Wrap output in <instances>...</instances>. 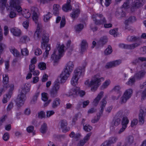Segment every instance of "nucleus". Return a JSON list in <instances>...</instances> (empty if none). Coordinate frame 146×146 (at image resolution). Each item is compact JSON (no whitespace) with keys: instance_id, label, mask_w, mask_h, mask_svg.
<instances>
[{"instance_id":"obj_1","label":"nucleus","mask_w":146,"mask_h":146,"mask_svg":"<svg viewBox=\"0 0 146 146\" xmlns=\"http://www.w3.org/2000/svg\"><path fill=\"white\" fill-rule=\"evenodd\" d=\"M63 45H60L58 43L57 44L56 48L55 49L51 56V59L53 61L54 65L57 63L60 58L62 56V53L64 51Z\"/></svg>"},{"instance_id":"obj_2","label":"nucleus","mask_w":146,"mask_h":146,"mask_svg":"<svg viewBox=\"0 0 146 146\" xmlns=\"http://www.w3.org/2000/svg\"><path fill=\"white\" fill-rule=\"evenodd\" d=\"M74 66V64L72 62L70 61L67 63L66 68L60 76V78L61 82L64 83L67 80L70 73L72 71Z\"/></svg>"},{"instance_id":"obj_3","label":"nucleus","mask_w":146,"mask_h":146,"mask_svg":"<svg viewBox=\"0 0 146 146\" xmlns=\"http://www.w3.org/2000/svg\"><path fill=\"white\" fill-rule=\"evenodd\" d=\"M85 66L78 67L74 72V74L71 81V83L73 86L77 84V82L80 77L83 76L84 73Z\"/></svg>"},{"instance_id":"obj_4","label":"nucleus","mask_w":146,"mask_h":146,"mask_svg":"<svg viewBox=\"0 0 146 146\" xmlns=\"http://www.w3.org/2000/svg\"><path fill=\"white\" fill-rule=\"evenodd\" d=\"M104 78L103 77H100L99 74H97L94 76L89 84L90 86H93L91 88L92 91L95 90L100 85L101 80L103 81Z\"/></svg>"},{"instance_id":"obj_5","label":"nucleus","mask_w":146,"mask_h":146,"mask_svg":"<svg viewBox=\"0 0 146 146\" xmlns=\"http://www.w3.org/2000/svg\"><path fill=\"white\" fill-rule=\"evenodd\" d=\"M22 0H9V7L15 9L18 13L22 11V9L19 5Z\"/></svg>"},{"instance_id":"obj_6","label":"nucleus","mask_w":146,"mask_h":146,"mask_svg":"<svg viewBox=\"0 0 146 146\" xmlns=\"http://www.w3.org/2000/svg\"><path fill=\"white\" fill-rule=\"evenodd\" d=\"M132 93L133 90L131 89H129L126 90L121 98V104L125 103L131 98Z\"/></svg>"},{"instance_id":"obj_7","label":"nucleus","mask_w":146,"mask_h":146,"mask_svg":"<svg viewBox=\"0 0 146 146\" xmlns=\"http://www.w3.org/2000/svg\"><path fill=\"white\" fill-rule=\"evenodd\" d=\"M59 88V84L57 82H55L54 85L50 90L49 94L51 97L54 98L57 96Z\"/></svg>"},{"instance_id":"obj_8","label":"nucleus","mask_w":146,"mask_h":146,"mask_svg":"<svg viewBox=\"0 0 146 146\" xmlns=\"http://www.w3.org/2000/svg\"><path fill=\"white\" fill-rule=\"evenodd\" d=\"M31 13L32 15L33 20L36 24L38 23V9L36 7H31Z\"/></svg>"},{"instance_id":"obj_9","label":"nucleus","mask_w":146,"mask_h":146,"mask_svg":"<svg viewBox=\"0 0 146 146\" xmlns=\"http://www.w3.org/2000/svg\"><path fill=\"white\" fill-rule=\"evenodd\" d=\"M26 96L20 94L18 95L16 100V104L18 107H20L24 104L26 99Z\"/></svg>"},{"instance_id":"obj_10","label":"nucleus","mask_w":146,"mask_h":146,"mask_svg":"<svg viewBox=\"0 0 146 146\" xmlns=\"http://www.w3.org/2000/svg\"><path fill=\"white\" fill-rule=\"evenodd\" d=\"M139 45L140 44L139 43H135L130 44H120L119 45V46L120 48L125 49L132 50Z\"/></svg>"},{"instance_id":"obj_11","label":"nucleus","mask_w":146,"mask_h":146,"mask_svg":"<svg viewBox=\"0 0 146 146\" xmlns=\"http://www.w3.org/2000/svg\"><path fill=\"white\" fill-rule=\"evenodd\" d=\"M146 114V109L144 107H141L140 113L139 115V122L142 124L144 122V117Z\"/></svg>"},{"instance_id":"obj_12","label":"nucleus","mask_w":146,"mask_h":146,"mask_svg":"<svg viewBox=\"0 0 146 146\" xmlns=\"http://www.w3.org/2000/svg\"><path fill=\"white\" fill-rule=\"evenodd\" d=\"M49 35L48 33H43L42 36V41L41 42V47L45 48L46 44L49 40Z\"/></svg>"},{"instance_id":"obj_13","label":"nucleus","mask_w":146,"mask_h":146,"mask_svg":"<svg viewBox=\"0 0 146 146\" xmlns=\"http://www.w3.org/2000/svg\"><path fill=\"white\" fill-rule=\"evenodd\" d=\"M146 74V72L143 70L136 73L134 76L137 80H140L144 78Z\"/></svg>"},{"instance_id":"obj_14","label":"nucleus","mask_w":146,"mask_h":146,"mask_svg":"<svg viewBox=\"0 0 146 146\" xmlns=\"http://www.w3.org/2000/svg\"><path fill=\"white\" fill-rule=\"evenodd\" d=\"M30 89V85L28 84H25L23 85L19 90L21 91V94L26 95L27 93L29 91Z\"/></svg>"},{"instance_id":"obj_15","label":"nucleus","mask_w":146,"mask_h":146,"mask_svg":"<svg viewBox=\"0 0 146 146\" xmlns=\"http://www.w3.org/2000/svg\"><path fill=\"white\" fill-rule=\"evenodd\" d=\"M70 2L71 0H67L66 3L63 6L62 9L64 11L67 12L72 10V7Z\"/></svg>"},{"instance_id":"obj_16","label":"nucleus","mask_w":146,"mask_h":146,"mask_svg":"<svg viewBox=\"0 0 146 146\" xmlns=\"http://www.w3.org/2000/svg\"><path fill=\"white\" fill-rule=\"evenodd\" d=\"M60 125L63 132H66L69 131V129L67 128L68 123L67 121L65 119L62 120L60 121Z\"/></svg>"},{"instance_id":"obj_17","label":"nucleus","mask_w":146,"mask_h":146,"mask_svg":"<svg viewBox=\"0 0 146 146\" xmlns=\"http://www.w3.org/2000/svg\"><path fill=\"white\" fill-rule=\"evenodd\" d=\"M136 21L135 17L134 16H130L128 19L126 20L125 21L124 23L126 25L125 27V29H128L129 30H130V29H128V27L127 26L129 24L133 23Z\"/></svg>"},{"instance_id":"obj_18","label":"nucleus","mask_w":146,"mask_h":146,"mask_svg":"<svg viewBox=\"0 0 146 146\" xmlns=\"http://www.w3.org/2000/svg\"><path fill=\"white\" fill-rule=\"evenodd\" d=\"M143 0H136L134 1L132 4L133 8H138L142 6L144 3Z\"/></svg>"},{"instance_id":"obj_19","label":"nucleus","mask_w":146,"mask_h":146,"mask_svg":"<svg viewBox=\"0 0 146 146\" xmlns=\"http://www.w3.org/2000/svg\"><path fill=\"white\" fill-rule=\"evenodd\" d=\"M125 142L123 146L130 145L133 143L134 141L133 137L132 135H129L125 139Z\"/></svg>"},{"instance_id":"obj_20","label":"nucleus","mask_w":146,"mask_h":146,"mask_svg":"<svg viewBox=\"0 0 146 146\" xmlns=\"http://www.w3.org/2000/svg\"><path fill=\"white\" fill-rule=\"evenodd\" d=\"M80 13L79 9H73L72 12L70 13V16L74 20L78 17Z\"/></svg>"},{"instance_id":"obj_21","label":"nucleus","mask_w":146,"mask_h":146,"mask_svg":"<svg viewBox=\"0 0 146 146\" xmlns=\"http://www.w3.org/2000/svg\"><path fill=\"white\" fill-rule=\"evenodd\" d=\"M88 47V44L85 40H82L81 44V52L82 53L85 51Z\"/></svg>"},{"instance_id":"obj_22","label":"nucleus","mask_w":146,"mask_h":146,"mask_svg":"<svg viewBox=\"0 0 146 146\" xmlns=\"http://www.w3.org/2000/svg\"><path fill=\"white\" fill-rule=\"evenodd\" d=\"M103 94L104 92H101L98 95L96 98L94 99L93 102V105L94 106H96L98 105L100 99L102 97Z\"/></svg>"},{"instance_id":"obj_23","label":"nucleus","mask_w":146,"mask_h":146,"mask_svg":"<svg viewBox=\"0 0 146 146\" xmlns=\"http://www.w3.org/2000/svg\"><path fill=\"white\" fill-rule=\"evenodd\" d=\"M10 31L13 35L15 36H18L21 35V31L18 28H12L11 29Z\"/></svg>"},{"instance_id":"obj_24","label":"nucleus","mask_w":146,"mask_h":146,"mask_svg":"<svg viewBox=\"0 0 146 146\" xmlns=\"http://www.w3.org/2000/svg\"><path fill=\"white\" fill-rule=\"evenodd\" d=\"M106 98L107 96L105 97L103 99L102 101H101L102 104L100 106V109L99 113V114L100 115H102L104 109L107 103L106 100Z\"/></svg>"},{"instance_id":"obj_25","label":"nucleus","mask_w":146,"mask_h":146,"mask_svg":"<svg viewBox=\"0 0 146 146\" xmlns=\"http://www.w3.org/2000/svg\"><path fill=\"white\" fill-rule=\"evenodd\" d=\"M36 24H37V28L36 32H35L34 35V38L35 39H37L40 38V27L39 24L38 23Z\"/></svg>"},{"instance_id":"obj_26","label":"nucleus","mask_w":146,"mask_h":146,"mask_svg":"<svg viewBox=\"0 0 146 146\" xmlns=\"http://www.w3.org/2000/svg\"><path fill=\"white\" fill-rule=\"evenodd\" d=\"M3 82L4 84L3 85V88H7L8 86V83L9 82V77L8 75L7 74H3Z\"/></svg>"},{"instance_id":"obj_27","label":"nucleus","mask_w":146,"mask_h":146,"mask_svg":"<svg viewBox=\"0 0 146 146\" xmlns=\"http://www.w3.org/2000/svg\"><path fill=\"white\" fill-rule=\"evenodd\" d=\"M60 8V7L58 4H54L53 7V14L56 16L58 15L59 14V11Z\"/></svg>"},{"instance_id":"obj_28","label":"nucleus","mask_w":146,"mask_h":146,"mask_svg":"<svg viewBox=\"0 0 146 146\" xmlns=\"http://www.w3.org/2000/svg\"><path fill=\"white\" fill-rule=\"evenodd\" d=\"M108 41V38L107 36H104L101 38L98 41L97 44L100 46H103Z\"/></svg>"},{"instance_id":"obj_29","label":"nucleus","mask_w":146,"mask_h":146,"mask_svg":"<svg viewBox=\"0 0 146 146\" xmlns=\"http://www.w3.org/2000/svg\"><path fill=\"white\" fill-rule=\"evenodd\" d=\"M60 100L58 98H55L53 101L52 107V108L54 109L57 108L60 104Z\"/></svg>"},{"instance_id":"obj_30","label":"nucleus","mask_w":146,"mask_h":146,"mask_svg":"<svg viewBox=\"0 0 146 146\" xmlns=\"http://www.w3.org/2000/svg\"><path fill=\"white\" fill-rule=\"evenodd\" d=\"M97 16V13H95L92 15V17L93 19L95 24L97 25L100 26L101 25H102V24L100 20L97 19H96V17Z\"/></svg>"},{"instance_id":"obj_31","label":"nucleus","mask_w":146,"mask_h":146,"mask_svg":"<svg viewBox=\"0 0 146 146\" xmlns=\"http://www.w3.org/2000/svg\"><path fill=\"white\" fill-rule=\"evenodd\" d=\"M97 16L99 17L100 19V20L102 25L104 24L105 23H107V21L104 15L100 13H97Z\"/></svg>"},{"instance_id":"obj_32","label":"nucleus","mask_w":146,"mask_h":146,"mask_svg":"<svg viewBox=\"0 0 146 146\" xmlns=\"http://www.w3.org/2000/svg\"><path fill=\"white\" fill-rule=\"evenodd\" d=\"M30 40V37L26 35H24L22 36L20 38V42L23 43H25Z\"/></svg>"},{"instance_id":"obj_33","label":"nucleus","mask_w":146,"mask_h":146,"mask_svg":"<svg viewBox=\"0 0 146 146\" xmlns=\"http://www.w3.org/2000/svg\"><path fill=\"white\" fill-rule=\"evenodd\" d=\"M47 129V125L46 123H44L41 126L40 131L42 134H44L46 132Z\"/></svg>"},{"instance_id":"obj_34","label":"nucleus","mask_w":146,"mask_h":146,"mask_svg":"<svg viewBox=\"0 0 146 146\" xmlns=\"http://www.w3.org/2000/svg\"><path fill=\"white\" fill-rule=\"evenodd\" d=\"M77 93L76 87L70 90L67 95L68 96H70L72 95H77Z\"/></svg>"},{"instance_id":"obj_35","label":"nucleus","mask_w":146,"mask_h":146,"mask_svg":"<svg viewBox=\"0 0 146 146\" xmlns=\"http://www.w3.org/2000/svg\"><path fill=\"white\" fill-rule=\"evenodd\" d=\"M84 27V25L81 24H79L75 26V29L76 31L78 33H79L82 29H83Z\"/></svg>"},{"instance_id":"obj_36","label":"nucleus","mask_w":146,"mask_h":146,"mask_svg":"<svg viewBox=\"0 0 146 146\" xmlns=\"http://www.w3.org/2000/svg\"><path fill=\"white\" fill-rule=\"evenodd\" d=\"M127 39L130 42H135L139 40L140 39V37L135 36H129Z\"/></svg>"},{"instance_id":"obj_37","label":"nucleus","mask_w":146,"mask_h":146,"mask_svg":"<svg viewBox=\"0 0 146 146\" xmlns=\"http://www.w3.org/2000/svg\"><path fill=\"white\" fill-rule=\"evenodd\" d=\"M10 51L15 57H20V52L16 49L15 48H12L10 49Z\"/></svg>"},{"instance_id":"obj_38","label":"nucleus","mask_w":146,"mask_h":146,"mask_svg":"<svg viewBox=\"0 0 146 146\" xmlns=\"http://www.w3.org/2000/svg\"><path fill=\"white\" fill-rule=\"evenodd\" d=\"M50 45L48 44L46 45L45 48V52L43 54V56L45 58L47 57L49 54V51L50 50Z\"/></svg>"},{"instance_id":"obj_39","label":"nucleus","mask_w":146,"mask_h":146,"mask_svg":"<svg viewBox=\"0 0 146 146\" xmlns=\"http://www.w3.org/2000/svg\"><path fill=\"white\" fill-rule=\"evenodd\" d=\"M129 120L126 116H124L123 117L121 121V124L122 126H125L127 127V125L128 123Z\"/></svg>"},{"instance_id":"obj_40","label":"nucleus","mask_w":146,"mask_h":146,"mask_svg":"<svg viewBox=\"0 0 146 146\" xmlns=\"http://www.w3.org/2000/svg\"><path fill=\"white\" fill-rule=\"evenodd\" d=\"M120 88L119 86H115L113 89L112 91H114L119 96H121L122 92L120 91Z\"/></svg>"},{"instance_id":"obj_41","label":"nucleus","mask_w":146,"mask_h":146,"mask_svg":"<svg viewBox=\"0 0 146 146\" xmlns=\"http://www.w3.org/2000/svg\"><path fill=\"white\" fill-rule=\"evenodd\" d=\"M7 0H0V9L2 10H4L6 6Z\"/></svg>"},{"instance_id":"obj_42","label":"nucleus","mask_w":146,"mask_h":146,"mask_svg":"<svg viewBox=\"0 0 146 146\" xmlns=\"http://www.w3.org/2000/svg\"><path fill=\"white\" fill-rule=\"evenodd\" d=\"M110 83V81L109 80H106L100 87L101 90H103L106 88Z\"/></svg>"},{"instance_id":"obj_43","label":"nucleus","mask_w":146,"mask_h":146,"mask_svg":"<svg viewBox=\"0 0 146 146\" xmlns=\"http://www.w3.org/2000/svg\"><path fill=\"white\" fill-rule=\"evenodd\" d=\"M115 15L117 16L120 15L122 17H123L125 15V13L121 9L119 8L117 10Z\"/></svg>"},{"instance_id":"obj_44","label":"nucleus","mask_w":146,"mask_h":146,"mask_svg":"<svg viewBox=\"0 0 146 146\" xmlns=\"http://www.w3.org/2000/svg\"><path fill=\"white\" fill-rule=\"evenodd\" d=\"M40 94V93L39 92H36L35 95L33 96V98L31 101L32 104H33L35 103L36 102L37 98Z\"/></svg>"},{"instance_id":"obj_45","label":"nucleus","mask_w":146,"mask_h":146,"mask_svg":"<svg viewBox=\"0 0 146 146\" xmlns=\"http://www.w3.org/2000/svg\"><path fill=\"white\" fill-rule=\"evenodd\" d=\"M135 78L134 76L130 78L129 81L126 83V84L130 86H131L134 84L135 81Z\"/></svg>"},{"instance_id":"obj_46","label":"nucleus","mask_w":146,"mask_h":146,"mask_svg":"<svg viewBox=\"0 0 146 146\" xmlns=\"http://www.w3.org/2000/svg\"><path fill=\"white\" fill-rule=\"evenodd\" d=\"M84 129L87 132H89L92 129V127L90 125L86 124L85 125L83 124Z\"/></svg>"},{"instance_id":"obj_47","label":"nucleus","mask_w":146,"mask_h":146,"mask_svg":"<svg viewBox=\"0 0 146 146\" xmlns=\"http://www.w3.org/2000/svg\"><path fill=\"white\" fill-rule=\"evenodd\" d=\"M112 51L111 47L110 45H108V48L106 49L104 51L105 54L108 55L110 54Z\"/></svg>"},{"instance_id":"obj_48","label":"nucleus","mask_w":146,"mask_h":146,"mask_svg":"<svg viewBox=\"0 0 146 146\" xmlns=\"http://www.w3.org/2000/svg\"><path fill=\"white\" fill-rule=\"evenodd\" d=\"M117 140L116 137H113L110 138L109 139L107 140L111 145V144L115 143Z\"/></svg>"},{"instance_id":"obj_49","label":"nucleus","mask_w":146,"mask_h":146,"mask_svg":"<svg viewBox=\"0 0 146 146\" xmlns=\"http://www.w3.org/2000/svg\"><path fill=\"white\" fill-rule=\"evenodd\" d=\"M77 95L79 94L81 97H83L85 94V92L82 90H80L79 87H76Z\"/></svg>"},{"instance_id":"obj_50","label":"nucleus","mask_w":146,"mask_h":146,"mask_svg":"<svg viewBox=\"0 0 146 146\" xmlns=\"http://www.w3.org/2000/svg\"><path fill=\"white\" fill-rule=\"evenodd\" d=\"M51 17V13L50 12H48L47 14L44 16V21L46 22H47L49 20Z\"/></svg>"},{"instance_id":"obj_51","label":"nucleus","mask_w":146,"mask_h":146,"mask_svg":"<svg viewBox=\"0 0 146 146\" xmlns=\"http://www.w3.org/2000/svg\"><path fill=\"white\" fill-rule=\"evenodd\" d=\"M38 66L41 70H44L46 68V64L44 62H40L38 65Z\"/></svg>"},{"instance_id":"obj_52","label":"nucleus","mask_w":146,"mask_h":146,"mask_svg":"<svg viewBox=\"0 0 146 146\" xmlns=\"http://www.w3.org/2000/svg\"><path fill=\"white\" fill-rule=\"evenodd\" d=\"M21 53L23 55L27 56L29 54V51L26 48H24L23 49H21Z\"/></svg>"},{"instance_id":"obj_53","label":"nucleus","mask_w":146,"mask_h":146,"mask_svg":"<svg viewBox=\"0 0 146 146\" xmlns=\"http://www.w3.org/2000/svg\"><path fill=\"white\" fill-rule=\"evenodd\" d=\"M38 117L41 119L44 118L45 117V113L43 111H41L40 112L38 113Z\"/></svg>"},{"instance_id":"obj_54","label":"nucleus","mask_w":146,"mask_h":146,"mask_svg":"<svg viewBox=\"0 0 146 146\" xmlns=\"http://www.w3.org/2000/svg\"><path fill=\"white\" fill-rule=\"evenodd\" d=\"M66 24L65 18L64 16H63L62 17V20L60 23V28H62L64 27Z\"/></svg>"},{"instance_id":"obj_55","label":"nucleus","mask_w":146,"mask_h":146,"mask_svg":"<svg viewBox=\"0 0 146 146\" xmlns=\"http://www.w3.org/2000/svg\"><path fill=\"white\" fill-rule=\"evenodd\" d=\"M118 29H114L110 30L109 31L111 35H113L114 37L117 36V31Z\"/></svg>"},{"instance_id":"obj_56","label":"nucleus","mask_w":146,"mask_h":146,"mask_svg":"<svg viewBox=\"0 0 146 146\" xmlns=\"http://www.w3.org/2000/svg\"><path fill=\"white\" fill-rule=\"evenodd\" d=\"M8 16L9 18L12 19L16 17V14L15 12L11 11L10 12Z\"/></svg>"},{"instance_id":"obj_57","label":"nucleus","mask_w":146,"mask_h":146,"mask_svg":"<svg viewBox=\"0 0 146 146\" xmlns=\"http://www.w3.org/2000/svg\"><path fill=\"white\" fill-rule=\"evenodd\" d=\"M47 94L45 93L42 94V99L44 101H46L48 100V98L47 96Z\"/></svg>"},{"instance_id":"obj_58","label":"nucleus","mask_w":146,"mask_h":146,"mask_svg":"<svg viewBox=\"0 0 146 146\" xmlns=\"http://www.w3.org/2000/svg\"><path fill=\"white\" fill-rule=\"evenodd\" d=\"M101 115H98L97 116L95 117L94 119L92 120L91 121L92 123H95L97 122L100 118V117Z\"/></svg>"},{"instance_id":"obj_59","label":"nucleus","mask_w":146,"mask_h":146,"mask_svg":"<svg viewBox=\"0 0 146 146\" xmlns=\"http://www.w3.org/2000/svg\"><path fill=\"white\" fill-rule=\"evenodd\" d=\"M120 122L121 119L119 118L116 119L113 121L114 125L116 126H117L120 124Z\"/></svg>"},{"instance_id":"obj_60","label":"nucleus","mask_w":146,"mask_h":146,"mask_svg":"<svg viewBox=\"0 0 146 146\" xmlns=\"http://www.w3.org/2000/svg\"><path fill=\"white\" fill-rule=\"evenodd\" d=\"M106 68H109L114 67L113 62L107 63L105 66Z\"/></svg>"},{"instance_id":"obj_61","label":"nucleus","mask_w":146,"mask_h":146,"mask_svg":"<svg viewBox=\"0 0 146 146\" xmlns=\"http://www.w3.org/2000/svg\"><path fill=\"white\" fill-rule=\"evenodd\" d=\"M54 113V112L53 110L48 111H46V117H50Z\"/></svg>"},{"instance_id":"obj_62","label":"nucleus","mask_w":146,"mask_h":146,"mask_svg":"<svg viewBox=\"0 0 146 146\" xmlns=\"http://www.w3.org/2000/svg\"><path fill=\"white\" fill-rule=\"evenodd\" d=\"M114 67L116 66L119 65L121 63V60H117L112 61Z\"/></svg>"},{"instance_id":"obj_63","label":"nucleus","mask_w":146,"mask_h":146,"mask_svg":"<svg viewBox=\"0 0 146 146\" xmlns=\"http://www.w3.org/2000/svg\"><path fill=\"white\" fill-rule=\"evenodd\" d=\"M9 134L7 133H6L3 135V138L4 141H7L9 139Z\"/></svg>"},{"instance_id":"obj_64","label":"nucleus","mask_w":146,"mask_h":146,"mask_svg":"<svg viewBox=\"0 0 146 146\" xmlns=\"http://www.w3.org/2000/svg\"><path fill=\"white\" fill-rule=\"evenodd\" d=\"M35 53L36 55L38 56L42 53V51L40 48H37L35 50Z\"/></svg>"}]
</instances>
